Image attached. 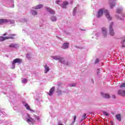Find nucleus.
<instances>
[{
    "mask_svg": "<svg viewBox=\"0 0 125 125\" xmlns=\"http://www.w3.org/2000/svg\"><path fill=\"white\" fill-rule=\"evenodd\" d=\"M55 90V86L52 87L50 89L49 93H48V95H49L50 96H51L53 94V92H54Z\"/></svg>",
    "mask_w": 125,
    "mask_h": 125,
    "instance_id": "4468645a",
    "label": "nucleus"
},
{
    "mask_svg": "<svg viewBox=\"0 0 125 125\" xmlns=\"http://www.w3.org/2000/svg\"><path fill=\"white\" fill-rule=\"evenodd\" d=\"M30 13L32 14V15L36 16V15H38V11L35 10H31Z\"/></svg>",
    "mask_w": 125,
    "mask_h": 125,
    "instance_id": "6ab92c4d",
    "label": "nucleus"
},
{
    "mask_svg": "<svg viewBox=\"0 0 125 125\" xmlns=\"http://www.w3.org/2000/svg\"><path fill=\"white\" fill-rule=\"evenodd\" d=\"M23 104L26 110L30 111V112H31V113H34V112H35V110L31 109V107H30V105H29V104H27V103L23 102Z\"/></svg>",
    "mask_w": 125,
    "mask_h": 125,
    "instance_id": "0eeeda50",
    "label": "nucleus"
},
{
    "mask_svg": "<svg viewBox=\"0 0 125 125\" xmlns=\"http://www.w3.org/2000/svg\"><path fill=\"white\" fill-rule=\"evenodd\" d=\"M58 86L59 87L58 88V90H57V93L58 95H62V91L59 90V88H60V86H62V84H58Z\"/></svg>",
    "mask_w": 125,
    "mask_h": 125,
    "instance_id": "dca6fc26",
    "label": "nucleus"
},
{
    "mask_svg": "<svg viewBox=\"0 0 125 125\" xmlns=\"http://www.w3.org/2000/svg\"><path fill=\"white\" fill-rule=\"evenodd\" d=\"M77 119V116H74L73 118V121H72L71 123V125H74L75 124V123L76 122V119Z\"/></svg>",
    "mask_w": 125,
    "mask_h": 125,
    "instance_id": "393cba45",
    "label": "nucleus"
},
{
    "mask_svg": "<svg viewBox=\"0 0 125 125\" xmlns=\"http://www.w3.org/2000/svg\"><path fill=\"white\" fill-rule=\"evenodd\" d=\"M116 18H117V19H118L119 20H123V18L120 17L119 16V15H116Z\"/></svg>",
    "mask_w": 125,
    "mask_h": 125,
    "instance_id": "2f4dec72",
    "label": "nucleus"
},
{
    "mask_svg": "<svg viewBox=\"0 0 125 125\" xmlns=\"http://www.w3.org/2000/svg\"><path fill=\"white\" fill-rule=\"evenodd\" d=\"M42 6H43L42 4H40L39 5H37V6L32 7V8L33 9H41V8H42Z\"/></svg>",
    "mask_w": 125,
    "mask_h": 125,
    "instance_id": "a211bd4d",
    "label": "nucleus"
},
{
    "mask_svg": "<svg viewBox=\"0 0 125 125\" xmlns=\"http://www.w3.org/2000/svg\"><path fill=\"white\" fill-rule=\"evenodd\" d=\"M8 20L5 19H0V25H2V24L8 23Z\"/></svg>",
    "mask_w": 125,
    "mask_h": 125,
    "instance_id": "f8f14e48",
    "label": "nucleus"
},
{
    "mask_svg": "<svg viewBox=\"0 0 125 125\" xmlns=\"http://www.w3.org/2000/svg\"><path fill=\"white\" fill-rule=\"evenodd\" d=\"M45 8L46 10L47 11V12H49L50 14H55V12L52 9L48 8L47 7H45Z\"/></svg>",
    "mask_w": 125,
    "mask_h": 125,
    "instance_id": "9d476101",
    "label": "nucleus"
},
{
    "mask_svg": "<svg viewBox=\"0 0 125 125\" xmlns=\"http://www.w3.org/2000/svg\"><path fill=\"white\" fill-rule=\"evenodd\" d=\"M120 87H125V83L121 84Z\"/></svg>",
    "mask_w": 125,
    "mask_h": 125,
    "instance_id": "72a5a7b5",
    "label": "nucleus"
},
{
    "mask_svg": "<svg viewBox=\"0 0 125 125\" xmlns=\"http://www.w3.org/2000/svg\"><path fill=\"white\" fill-rule=\"evenodd\" d=\"M123 11V8H119L117 10V13H121Z\"/></svg>",
    "mask_w": 125,
    "mask_h": 125,
    "instance_id": "a878e982",
    "label": "nucleus"
},
{
    "mask_svg": "<svg viewBox=\"0 0 125 125\" xmlns=\"http://www.w3.org/2000/svg\"><path fill=\"white\" fill-rule=\"evenodd\" d=\"M99 36H100V33L97 32V34H96V37L97 38H98V37H99Z\"/></svg>",
    "mask_w": 125,
    "mask_h": 125,
    "instance_id": "e433bc0d",
    "label": "nucleus"
},
{
    "mask_svg": "<svg viewBox=\"0 0 125 125\" xmlns=\"http://www.w3.org/2000/svg\"><path fill=\"white\" fill-rule=\"evenodd\" d=\"M3 36H6V34H4L3 35Z\"/></svg>",
    "mask_w": 125,
    "mask_h": 125,
    "instance_id": "a18cd8bd",
    "label": "nucleus"
},
{
    "mask_svg": "<svg viewBox=\"0 0 125 125\" xmlns=\"http://www.w3.org/2000/svg\"><path fill=\"white\" fill-rule=\"evenodd\" d=\"M50 19L52 22H56L57 21V18L55 16H51Z\"/></svg>",
    "mask_w": 125,
    "mask_h": 125,
    "instance_id": "f3484780",
    "label": "nucleus"
},
{
    "mask_svg": "<svg viewBox=\"0 0 125 125\" xmlns=\"http://www.w3.org/2000/svg\"><path fill=\"white\" fill-rule=\"evenodd\" d=\"M26 57H27V58H30V55H29V54H27L26 55Z\"/></svg>",
    "mask_w": 125,
    "mask_h": 125,
    "instance_id": "ea45409f",
    "label": "nucleus"
},
{
    "mask_svg": "<svg viewBox=\"0 0 125 125\" xmlns=\"http://www.w3.org/2000/svg\"><path fill=\"white\" fill-rule=\"evenodd\" d=\"M10 2L12 4V5L10 6V7H12V8L14 7V0H10Z\"/></svg>",
    "mask_w": 125,
    "mask_h": 125,
    "instance_id": "cd10ccee",
    "label": "nucleus"
},
{
    "mask_svg": "<svg viewBox=\"0 0 125 125\" xmlns=\"http://www.w3.org/2000/svg\"><path fill=\"white\" fill-rule=\"evenodd\" d=\"M125 40H123L122 41H121V44H122V47H125Z\"/></svg>",
    "mask_w": 125,
    "mask_h": 125,
    "instance_id": "bb28decb",
    "label": "nucleus"
},
{
    "mask_svg": "<svg viewBox=\"0 0 125 125\" xmlns=\"http://www.w3.org/2000/svg\"><path fill=\"white\" fill-rule=\"evenodd\" d=\"M104 116H106V117L109 116V113H108L106 111L104 112Z\"/></svg>",
    "mask_w": 125,
    "mask_h": 125,
    "instance_id": "473e14b6",
    "label": "nucleus"
},
{
    "mask_svg": "<svg viewBox=\"0 0 125 125\" xmlns=\"http://www.w3.org/2000/svg\"><path fill=\"white\" fill-rule=\"evenodd\" d=\"M118 94L119 95H121V96H124V95H125V90H119L118 92Z\"/></svg>",
    "mask_w": 125,
    "mask_h": 125,
    "instance_id": "aec40b11",
    "label": "nucleus"
},
{
    "mask_svg": "<svg viewBox=\"0 0 125 125\" xmlns=\"http://www.w3.org/2000/svg\"><path fill=\"white\" fill-rule=\"evenodd\" d=\"M104 13L105 17H106L107 19H108L109 21L112 20V17L110 15L109 11H108V10L105 8H102L98 11L97 14V18H100V17H102V16H103Z\"/></svg>",
    "mask_w": 125,
    "mask_h": 125,
    "instance_id": "f257e3e1",
    "label": "nucleus"
},
{
    "mask_svg": "<svg viewBox=\"0 0 125 125\" xmlns=\"http://www.w3.org/2000/svg\"><path fill=\"white\" fill-rule=\"evenodd\" d=\"M51 59L52 60L54 59V60H59V62L61 63H62V64H65V65H68V62H65V60H64V59L60 57V56H51Z\"/></svg>",
    "mask_w": 125,
    "mask_h": 125,
    "instance_id": "f03ea898",
    "label": "nucleus"
},
{
    "mask_svg": "<svg viewBox=\"0 0 125 125\" xmlns=\"http://www.w3.org/2000/svg\"><path fill=\"white\" fill-rule=\"evenodd\" d=\"M67 5H68V2L67 1H65L63 2L62 4V8H66Z\"/></svg>",
    "mask_w": 125,
    "mask_h": 125,
    "instance_id": "4be33fe9",
    "label": "nucleus"
},
{
    "mask_svg": "<svg viewBox=\"0 0 125 125\" xmlns=\"http://www.w3.org/2000/svg\"><path fill=\"white\" fill-rule=\"evenodd\" d=\"M22 62V59H21L17 58L14 59L12 62L11 69H15V64H16V63L17 64H21Z\"/></svg>",
    "mask_w": 125,
    "mask_h": 125,
    "instance_id": "20e7f679",
    "label": "nucleus"
},
{
    "mask_svg": "<svg viewBox=\"0 0 125 125\" xmlns=\"http://www.w3.org/2000/svg\"><path fill=\"white\" fill-rule=\"evenodd\" d=\"M98 62H99V59H97L95 62V63L96 64V63H98Z\"/></svg>",
    "mask_w": 125,
    "mask_h": 125,
    "instance_id": "4c0bfd02",
    "label": "nucleus"
},
{
    "mask_svg": "<svg viewBox=\"0 0 125 125\" xmlns=\"http://www.w3.org/2000/svg\"><path fill=\"white\" fill-rule=\"evenodd\" d=\"M59 2H60V0H57L56 1V3H57V4H59Z\"/></svg>",
    "mask_w": 125,
    "mask_h": 125,
    "instance_id": "58836bf2",
    "label": "nucleus"
},
{
    "mask_svg": "<svg viewBox=\"0 0 125 125\" xmlns=\"http://www.w3.org/2000/svg\"><path fill=\"white\" fill-rule=\"evenodd\" d=\"M69 47V43L64 42L62 44V49H67Z\"/></svg>",
    "mask_w": 125,
    "mask_h": 125,
    "instance_id": "9b49d317",
    "label": "nucleus"
},
{
    "mask_svg": "<svg viewBox=\"0 0 125 125\" xmlns=\"http://www.w3.org/2000/svg\"><path fill=\"white\" fill-rule=\"evenodd\" d=\"M116 0H109L108 3L110 5V8H113V7L116 5V2H115Z\"/></svg>",
    "mask_w": 125,
    "mask_h": 125,
    "instance_id": "6e6552de",
    "label": "nucleus"
},
{
    "mask_svg": "<svg viewBox=\"0 0 125 125\" xmlns=\"http://www.w3.org/2000/svg\"><path fill=\"white\" fill-rule=\"evenodd\" d=\"M101 95H102V97L104 98H110V95H109V94H105L103 92H101Z\"/></svg>",
    "mask_w": 125,
    "mask_h": 125,
    "instance_id": "2eb2a0df",
    "label": "nucleus"
},
{
    "mask_svg": "<svg viewBox=\"0 0 125 125\" xmlns=\"http://www.w3.org/2000/svg\"><path fill=\"white\" fill-rule=\"evenodd\" d=\"M18 46V45L15 43H12L9 45V47L11 48H17V47Z\"/></svg>",
    "mask_w": 125,
    "mask_h": 125,
    "instance_id": "412c9836",
    "label": "nucleus"
},
{
    "mask_svg": "<svg viewBox=\"0 0 125 125\" xmlns=\"http://www.w3.org/2000/svg\"><path fill=\"white\" fill-rule=\"evenodd\" d=\"M76 11H77V7H75L73 9V14L74 16L76 15Z\"/></svg>",
    "mask_w": 125,
    "mask_h": 125,
    "instance_id": "7c9ffc66",
    "label": "nucleus"
},
{
    "mask_svg": "<svg viewBox=\"0 0 125 125\" xmlns=\"http://www.w3.org/2000/svg\"><path fill=\"white\" fill-rule=\"evenodd\" d=\"M14 22H15L14 21V20H10V21H9V22L10 23V24H14Z\"/></svg>",
    "mask_w": 125,
    "mask_h": 125,
    "instance_id": "f704fd0d",
    "label": "nucleus"
},
{
    "mask_svg": "<svg viewBox=\"0 0 125 125\" xmlns=\"http://www.w3.org/2000/svg\"><path fill=\"white\" fill-rule=\"evenodd\" d=\"M2 112H1V111H0V115H2Z\"/></svg>",
    "mask_w": 125,
    "mask_h": 125,
    "instance_id": "c03bdc74",
    "label": "nucleus"
},
{
    "mask_svg": "<svg viewBox=\"0 0 125 125\" xmlns=\"http://www.w3.org/2000/svg\"><path fill=\"white\" fill-rule=\"evenodd\" d=\"M113 25H114V23L113 22H111L109 24V35L112 37L115 36V31H114V29H113Z\"/></svg>",
    "mask_w": 125,
    "mask_h": 125,
    "instance_id": "39448f33",
    "label": "nucleus"
},
{
    "mask_svg": "<svg viewBox=\"0 0 125 125\" xmlns=\"http://www.w3.org/2000/svg\"><path fill=\"white\" fill-rule=\"evenodd\" d=\"M2 122H3V120H0V124H2Z\"/></svg>",
    "mask_w": 125,
    "mask_h": 125,
    "instance_id": "37998d69",
    "label": "nucleus"
},
{
    "mask_svg": "<svg viewBox=\"0 0 125 125\" xmlns=\"http://www.w3.org/2000/svg\"><path fill=\"white\" fill-rule=\"evenodd\" d=\"M44 73L45 74H47V73H48V72H49V71H50V68H49V66H48V65H47V64H45L44 66Z\"/></svg>",
    "mask_w": 125,
    "mask_h": 125,
    "instance_id": "ddd939ff",
    "label": "nucleus"
},
{
    "mask_svg": "<svg viewBox=\"0 0 125 125\" xmlns=\"http://www.w3.org/2000/svg\"><path fill=\"white\" fill-rule=\"evenodd\" d=\"M77 85V83H71L68 84V86H70V87H74Z\"/></svg>",
    "mask_w": 125,
    "mask_h": 125,
    "instance_id": "5701e85b",
    "label": "nucleus"
},
{
    "mask_svg": "<svg viewBox=\"0 0 125 125\" xmlns=\"http://www.w3.org/2000/svg\"><path fill=\"white\" fill-rule=\"evenodd\" d=\"M117 120L118 121H121L122 120V118H121V115L120 114H117L115 116Z\"/></svg>",
    "mask_w": 125,
    "mask_h": 125,
    "instance_id": "b1692460",
    "label": "nucleus"
},
{
    "mask_svg": "<svg viewBox=\"0 0 125 125\" xmlns=\"http://www.w3.org/2000/svg\"><path fill=\"white\" fill-rule=\"evenodd\" d=\"M102 35L104 38H106L108 35V31H107V28L105 27H102L101 29Z\"/></svg>",
    "mask_w": 125,
    "mask_h": 125,
    "instance_id": "423d86ee",
    "label": "nucleus"
},
{
    "mask_svg": "<svg viewBox=\"0 0 125 125\" xmlns=\"http://www.w3.org/2000/svg\"><path fill=\"white\" fill-rule=\"evenodd\" d=\"M23 118L28 124H34L35 123V120L31 117L29 114H25Z\"/></svg>",
    "mask_w": 125,
    "mask_h": 125,
    "instance_id": "7ed1b4c3",
    "label": "nucleus"
},
{
    "mask_svg": "<svg viewBox=\"0 0 125 125\" xmlns=\"http://www.w3.org/2000/svg\"><path fill=\"white\" fill-rule=\"evenodd\" d=\"M35 119H36V120H37L38 121H39V120H40V117H39V116H35Z\"/></svg>",
    "mask_w": 125,
    "mask_h": 125,
    "instance_id": "c9c22d12",
    "label": "nucleus"
},
{
    "mask_svg": "<svg viewBox=\"0 0 125 125\" xmlns=\"http://www.w3.org/2000/svg\"><path fill=\"white\" fill-rule=\"evenodd\" d=\"M84 119H86V114L85 113H84L83 117H82V121H83V120H84Z\"/></svg>",
    "mask_w": 125,
    "mask_h": 125,
    "instance_id": "c756f323",
    "label": "nucleus"
},
{
    "mask_svg": "<svg viewBox=\"0 0 125 125\" xmlns=\"http://www.w3.org/2000/svg\"><path fill=\"white\" fill-rule=\"evenodd\" d=\"M21 82H22V83H27V82H28V80H27V79H26L22 78L21 79Z\"/></svg>",
    "mask_w": 125,
    "mask_h": 125,
    "instance_id": "c85d7f7f",
    "label": "nucleus"
},
{
    "mask_svg": "<svg viewBox=\"0 0 125 125\" xmlns=\"http://www.w3.org/2000/svg\"><path fill=\"white\" fill-rule=\"evenodd\" d=\"M13 35H10V37H0V42H3V41H5V40H8V39H14L13 37H12Z\"/></svg>",
    "mask_w": 125,
    "mask_h": 125,
    "instance_id": "1a4fd4ad",
    "label": "nucleus"
},
{
    "mask_svg": "<svg viewBox=\"0 0 125 125\" xmlns=\"http://www.w3.org/2000/svg\"><path fill=\"white\" fill-rule=\"evenodd\" d=\"M63 92H65V93H68V92H69V90H66L63 91Z\"/></svg>",
    "mask_w": 125,
    "mask_h": 125,
    "instance_id": "a19ab883",
    "label": "nucleus"
},
{
    "mask_svg": "<svg viewBox=\"0 0 125 125\" xmlns=\"http://www.w3.org/2000/svg\"><path fill=\"white\" fill-rule=\"evenodd\" d=\"M58 125H64L62 124L61 123V122H59V123H58Z\"/></svg>",
    "mask_w": 125,
    "mask_h": 125,
    "instance_id": "79ce46f5",
    "label": "nucleus"
}]
</instances>
